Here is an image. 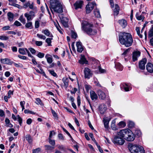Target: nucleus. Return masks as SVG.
<instances>
[{
    "mask_svg": "<svg viewBox=\"0 0 153 153\" xmlns=\"http://www.w3.org/2000/svg\"><path fill=\"white\" fill-rule=\"evenodd\" d=\"M119 40L120 43L126 47L131 46L133 42L131 35L129 33L125 32L121 33L119 34Z\"/></svg>",
    "mask_w": 153,
    "mask_h": 153,
    "instance_id": "nucleus-1",
    "label": "nucleus"
},
{
    "mask_svg": "<svg viewBox=\"0 0 153 153\" xmlns=\"http://www.w3.org/2000/svg\"><path fill=\"white\" fill-rule=\"evenodd\" d=\"M93 25L87 22L83 21L81 22L82 30L89 35H94L97 33V30H93Z\"/></svg>",
    "mask_w": 153,
    "mask_h": 153,
    "instance_id": "nucleus-2",
    "label": "nucleus"
},
{
    "mask_svg": "<svg viewBox=\"0 0 153 153\" xmlns=\"http://www.w3.org/2000/svg\"><path fill=\"white\" fill-rule=\"evenodd\" d=\"M50 8L53 13L52 9L56 13H61L63 12V8L61 3L58 0H51Z\"/></svg>",
    "mask_w": 153,
    "mask_h": 153,
    "instance_id": "nucleus-3",
    "label": "nucleus"
},
{
    "mask_svg": "<svg viewBox=\"0 0 153 153\" xmlns=\"http://www.w3.org/2000/svg\"><path fill=\"white\" fill-rule=\"evenodd\" d=\"M128 149L131 153H144L145 151L143 147L136 144H129Z\"/></svg>",
    "mask_w": 153,
    "mask_h": 153,
    "instance_id": "nucleus-4",
    "label": "nucleus"
},
{
    "mask_svg": "<svg viewBox=\"0 0 153 153\" xmlns=\"http://www.w3.org/2000/svg\"><path fill=\"white\" fill-rule=\"evenodd\" d=\"M135 135L130 130L128 129L126 136H125V139L128 141H132L135 139Z\"/></svg>",
    "mask_w": 153,
    "mask_h": 153,
    "instance_id": "nucleus-5",
    "label": "nucleus"
},
{
    "mask_svg": "<svg viewBox=\"0 0 153 153\" xmlns=\"http://www.w3.org/2000/svg\"><path fill=\"white\" fill-rule=\"evenodd\" d=\"M92 64H94V66H95L96 68L98 69L100 72L102 73H105L106 72L105 70L102 69L100 67V64L99 61L98 60L94 58H92Z\"/></svg>",
    "mask_w": 153,
    "mask_h": 153,
    "instance_id": "nucleus-6",
    "label": "nucleus"
},
{
    "mask_svg": "<svg viewBox=\"0 0 153 153\" xmlns=\"http://www.w3.org/2000/svg\"><path fill=\"white\" fill-rule=\"evenodd\" d=\"M114 144H117L118 145H123L125 141L123 138L120 137L118 136H115L113 140H112Z\"/></svg>",
    "mask_w": 153,
    "mask_h": 153,
    "instance_id": "nucleus-7",
    "label": "nucleus"
},
{
    "mask_svg": "<svg viewBox=\"0 0 153 153\" xmlns=\"http://www.w3.org/2000/svg\"><path fill=\"white\" fill-rule=\"evenodd\" d=\"M84 77L85 78L89 79L92 76L93 73L91 70L88 68H85L84 70Z\"/></svg>",
    "mask_w": 153,
    "mask_h": 153,
    "instance_id": "nucleus-8",
    "label": "nucleus"
},
{
    "mask_svg": "<svg viewBox=\"0 0 153 153\" xmlns=\"http://www.w3.org/2000/svg\"><path fill=\"white\" fill-rule=\"evenodd\" d=\"M96 5V3L94 2H89L86 7V13H89L94 8V6Z\"/></svg>",
    "mask_w": 153,
    "mask_h": 153,
    "instance_id": "nucleus-9",
    "label": "nucleus"
},
{
    "mask_svg": "<svg viewBox=\"0 0 153 153\" xmlns=\"http://www.w3.org/2000/svg\"><path fill=\"white\" fill-rule=\"evenodd\" d=\"M120 86L121 88L124 89L125 91H128L131 89L129 84L126 82L121 83Z\"/></svg>",
    "mask_w": 153,
    "mask_h": 153,
    "instance_id": "nucleus-10",
    "label": "nucleus"
},
{
    "mask_svg": "<svg viewBox=\"0 0 153 153\" xmlns=\"http://www.w3.org/2000/svg\"><path fill=\"white\" fill-rule=\"evenodd\" d=\"M24 16L27 18V21L31 20L35 17V15L34 13L32 11H30L29 13H25Z\"/></svg>",
    "mask_w": 153,
    "mask_h": 153,
    "instance_id": "nucleus-11",
    "label": "nucleus"
},
{
    "mask_svg": "<svg viewBox=\"0 0 153 153\" xmlns=\"http://www.w3.org/2000/svg\"><path fill=\"white\" fill-rule=\"evenodd\" d=\"M128 129H122L120 130L119 132H118L117 133L118 136L123 138V137H124L125 138V136H126Z\"/></svg>",
    "mask_w": 153,
    "mask_h": 153,
    "instance_id": "nucleus-12",
    "label": "nucleus"
},
{
    "mask_svg": "<svg viewBox=\"0 0 153 153\" xmlns=\"http://www.w3.org/2000/svg\"><path fill=\"white\" fill-rule=\"evenodd\" d=\"M147 62V59L146 58L143 59L140 61L139 63V68L141 70L145 69V65Z\"/></svg>",
    "mask_w": 153,
    "mask_h": 153,
    "instance_id": "nucleus-13",
    "label": "nucleus"
},
{
    "mask_svg": "<svg viewBox=\"0 0 153 153\" xmlns=\"http://www.w3.org/2000/svg\"><path fill=\"white\" fill-rule=\"evenodd\" d=\"M140 55V52L138 51H134L132 53V59L133 62H135L137 60V58L139 57Z\"/></svg>",
    "mask_w": 153,
    "mask_h": 153,
    "instance_id": "nucleus-14",
    "label": "nucleus"
},
{
    "mask_svg": "<svg viewBox=\"0 0 153 153\" xmlns=\"http://www.w3.org/2000/svg\"><path fill=\"white\" fill-rule=\"evenodd\" d=\"M99 111L100 113L102 114H104V113L105 112L106 109L107 107L104 104H101L99 106Z\"/></svg>",
    "mask_w": 153,
    "mask_h": 153,
    "instance_id": "nucleus-15",
    "label": "nucleus"
},
{
    "mask_svg": "<svg viewBox=\"0 0 153 153\" xmlns=\"http://www.w3.org/2000/svg\"><path fill=\"white\" fill-rule=\"evenodd\" d=\"M76 46L77 51L79 53H81L83 50V48L82 46V43L80 42H77Z\"/></svg>",
    "mask_w": 153,
    "mask_h": 153,
    "instance_id": "nucleus-16",
    "label": "nucleus"
},
{
    "mask_svg": "<svg viewBox=\"0 0 153 153\" xmlns=\"http://www.w3.org/2000/svg\"><path fill=\"white\" fill-rule=\"evenodd\" d=\"M146 69L148 72L152 73L153 72V65L150 62L147 63Z\"/></svg>",
    "mask_w": 153,
    "mask_h": 153,
    "instance_id": "nucleus-17",
    "label": "nucleus"
},
{
    "mask_svg": "<svg viewBox=\"0 0 153 153\" xmlns=\"http://www.w3.org/2000/svg\"><path fill=\"white\" fill-rule=\"evenodd\" d=\"M97 94L99 98L102 100H104L106 97L105 93L100 90H98L97 91Z\"/></svg>",
    "mask_w": 153,
    "mask_h": 153,
    "instance_id": "nucleus-18",
    "label": "nucleus"
},
{
    "mask_svg": "<svg viewBox=\"0 0 153 153\" xmlns=\"http://www.w3.org/2000/svg\"><path fill=\"white\" fill-rule=\"evenodd\" d=\"M83 1H77L74 4V6L75 8L77 9L78 8H81L82 5Z\"/></svg>",
    "mask_w": 153,
    "mask_h": 153,
    "instance_id": "nucleus-19",
    "label": "nucleus"
},
{
    "mask_svg": "<svg viewBox=\"0 0 153 153\" xmlns=\"http://www.w3.org/2000/svg\"><path fill=\"white\" fill-rule=\"evenodd\" d=\"M118 22L123 28H125L127 25L126 21L124 19L119 20L118 21Z\"/></svg>",
    "mask_w": 153,
    "mask_h": 153,
    "instance_id": "nucleus-20",
    "label": "nucleus"
},
{
    "mask_svg": "<svg viewBox=\"0 0 153 153\" xmlns=\"http://www.w3.org/2000/svg\"><path fill=\"white\" fill-rule=\"evenodd\" d=\"M90 94L91 98L92 100H97V96L94 91H91L90 92Z\"/></svg>",
    "mask_w": 153,
    "mask_h": 153,
    "instance_id": "nucleus-21",
    "label": "nucleus"
},
{
    "mask_svg": "<svg viewBox=\"0 0 153 153\" xmlns=\"http://www.w3.org/2000/svg\"><path fill=\"white\" fill-rule=\"evenodd\" d=\"M79 63L82 64H87L88 61L84 56H82L80 59L79 61Z\"/></svg>",
    "mask_w": 153,
    "mask_h": 153,
    "instance_id": "nucleus-22",
    "label": "nucleus"
},
{
    "mask_svg": "<svg viewBox=\"0 0 153 153\" xmlns=\"http://www.w3.org/2000/svg\"><path fill=\"white\" fill-rule=\"evenodd\" d=\"M1 61L3 64L10 65L12 63V62L10 61V60L8 58L1 59Z\"/></svg>",
    "mask_w": 153,
    "mask_h": 153,
    "instance_id": "nucleus-23",
    "label": "nucleus"
},
{
    "mask_svg": "<svg viewBox=\"0 0 153 153\" xmlns=\"http://www.w3.org/2000/svg\"><path fill=\"white\" fill-rule=\"evenodd\" d=\"M115 67L117 69L120 71H122L123 69V66L119 62L115 63Z\"/></svg>",
    "mask_w": 153,
    "mask_h": 153,
    "instance_id": "nucleus-24",
    "label": "nucleus"
},
{
    "mask_svg": "<svg viewBox=\"0 0 153 153\" xmlns=\"http://www.w3.org/2000/svg\"><path fill=\"white\" fill-rule=\"evenodd\" d=\"M119 6L117 4L115 5V8L114 10V16H117L119 13Z\"/></svg>",
    "mask_w": 153,
    "mask_h": 153,
    "instance_id": "nucleus-25",
    "label": "nucleus"
},
{
    "mask_svg": "<svg viewBox=\"0 0 153 153\" xmlns=\"http://www.w3.org/2000/svg\"><path fill=\"white\" fill-rule=\"evenodd\" d=\"M7 16L8 20L10 22L12 21L14 17L13 14L11 12H9L7 13Z\"/></svg>",
    "mask_w": 153,
    "mask_h": 153,
    "instance_id": "nucleus-26",
    "label": "nucleus"
},
{
    "mask_svg": "<svg viewBox=\"0 0 153 153\" xmlns=\"http://www.w3.org/2000/svg\"><path fill=\"white\" fill-rule=\"evenodd\" d=\"M68 19L66 18H63L62 19H61L62 23L66 27L68 26Z\"/></svg>",
    "mask_w": 153,
    "mask_h": 153,
    "instance_id": "nucleus-27",
    "label": "nucleus"
},
{
    "mask_svg": "<svg viewBox=\"0 0 153 153\" xmlns=\"http://www.w3.org/2000/svg\"><path fill=\"white\" fill-rule=\"evenodd\" d=\"M42 33H44L45 35H46L47 36H50V37H52L53 36L52 34L50 36V32L48 29L42 30Z\"/></svg>",
    "mask_w": 153,
    "mask_h": 153,
    "instance_id": "nucleus-28",
    "label": "nucleus"
},
{
    "mask_svg": "<svg viewBox=\"0 0 153 153\" xmlns=\"http://www.w3.org/2000/svg\"><path fill=\"white\" fill-rule=\"evenodd\" d=\"M26 140L29 143H31L33 142V139L30 134H27L25 136Z\"/></svg>",
    "mask_w": 153,
    "mask_h": 153,
    "instance_id": "nucleus-29",
    "label": "nucleus"
},
{
    "mask_svg": "<svg viewBox=\"0 0 153 153\" xmlns=\"http://www.w3.org/2000/svg\"><path fill=\"white\" fill-rule=\"evenodd\" d=\"M136 17L137 19L138 20H141L142 21L145 18V17L143 16L142 14L140 15H139L138 13H137L136 14Z\"/></svg>",
    "mask_w": 153,
    "mask_h": 153,
    "instance_id": "nucleus-30",
    "label": "nucleus"
},
{
    "mask_svg": "<svg viewBox=\"0 0 153 153\" xmlns=\"http://www.w3.org/2000/svg\"><path fill=\"white\" fill-rule=\"evenodd\" d=\"M49 56H50L49 54H47L46 55L45 57L47 59V62L49 64H51L53 60L52 58L49 57Z\"/></svg>",
    "mask_w": 153,
    "mask_h": 153,
    "instance_id": "nucleus-31",
    "label": "nucleus"
},
{
    "mask_svg": "<svg viewBox=\"0 0 153 153\" xmlns=\"http://www.w3.org/2000/svg\"><path fill=\"white\" fill-rule=\"evenodd\" d=\"M94 15L97 18L100 17V15L99 10L97 9L94 10Z\"/></svg>",
    "mask_w": 153,
    "mask_h": 153,
    "instance_id": "nucleus-32",
    "label": "nucleus"
},
{
    "mask_svg": "<svg viewBox=\"0 0 153 153\" xmlns=\"http://www.w3.org/2000/svg\"><path fill=\"white\" fill-rule=\"evenodd\" d=\"M25 27L27 28H29L32 29L33 28L32 23L31 22H29L26 23L25 25Z\"/></svg>",
    "mask_w": 153,
    "mask_h": 153,
    "instance_id": "nucleus-33",
    "label": "nucleus"
},
{
    "mask_svg": "<svg viewBox=\"0 0 153 153\" xmlns=\"http://www.w3.org/2000/svg\"><path fill=\"white\" fill-rule=\"evenodd\" d=\"M62 81L64 83V85L67 87L68 85V79L66 78H64L62 79Z\"/></svg>",
    "mask_w": 153,
    "mask_h": 153,
    "instance_id": "nucleus-34",
    "label": "nucleus"
},
{
    "mask_svg": "<svg viewBox=\"0 0 153 153\" xmlns=\"http://www.w3.org/2000/svg\"><path fill=\"white\" fill-rule=\"evenodd\" d=\"M26 51L25 48H20L19 49V53L22 55H25L26 54Z\"/></svg>",
    "mask_w": 153,
    "mask_h": 153,
    "instance_id": "nucleus-35",
    "label": "nucleus"
},
{
    "mask_svg": "<svg viewBox=\"0 0 153 153\" xmlns=\"http://www.w3.org/2000/svg\"><path fill=\"white\" fill-rule=\"evenodd\" d=\"M148 36L149 37L153 36V25H152L151 29L149 31Z\"/></svg>",
    "mask_w": 153,
    "mask_h": 153,
    "instance_id": "nucleus-36",
    "label": "nucleus"
},
{
    "mask_svg": "<svg viewBox=\"0 0 153 153\" xmlns=\"http://www.w3.org/2000/svg\"><path fill=\"white\" fill-rule=\"evenodd\" d=\"M118 125L120 127H124L126 126V123L123 121H121L119 123Z\"/></svg>",
    "mask_w": 153,
    "mask_h": 153,
    "instance_id": "nucleus-37",
    "label": "nucleus"
},
{
    "mask_svg": "<svg viewBox=\"0 0 153 153\" xmlns=\"http://www.w3.org/2000/svg\"><path fill=\"white\" fill-rule=\"evenodd\" d=\"M48 71L52 76L54 77H57L58 76L56 73L53 70H49Z\"/></svg>",
    "mask_w": 153,
    "mask_h": 153,
    "instance_id": "nucleus-38",
    "label": "nucleus"
},
{
    "mask_svg": "<svg viewBox=\"0 0 153 153\" xmlns=\"http://www.w3.org/2000/svg\"><path fill=\"white\" fill-rule=\"evenodd\" d=\"M45 147L46 150L49 151L52 150L54 149V147L51 146L49 145H46L45 146Z\"/></svg>",
    "mask_w": 153,
    "mask_h": 153,
    "instance_id": "nucleus-39",
    "label": "nucleus"
},
{
    "mask_svg": "<svg viewBox=\"0 0 153 153\" xmlns=\"http://www.w3.org/2000/svg\"><path fill=\"white\" fill-rule=\"evenodd\" d=\"M103 122L105 128H108V127L109 121L106 120L104 119Z\"/></svg>",
    "mask_w": 153,
    "mask_h": 153,
    "instance_id": "nucleus-40",
    "label": "nucleus"
},
{
    "mask_svg": "<svg viewBox=\"0 0 153 153\" xmlns=\"http://www.w3.org/2000/svg\"><path fill=\"white\" fill-rule=\"evenodd\" d=\"M19 20L23 24H25V19L23 18L22 15L20 16Z\"/></svg>",
    "mask_w": 153,
    "mask_h": 153,
    "instance_id": "nucleus-41",
    "label": "nucleus"
},
{
    "mask_svg": "<svg viewBox=\"0 0 153 153\" xmlns=\"http://www.w3.org/2000/svg\"><path fill=\"white\" fill-rule=\"evenodd\" d=\"M35 102L37 105H42V103L39 98H37L36 99V101Z\"/></svg>",
    "mask_w": 153,
    "mask_h": 153,
    "instance_id": "nucleus-42",
    "label": "nucleus"
},
{
    "mask_svg": "<svg viewBox=\"0 0 153 153\" xmlns=\"http://www.w3.org/2000/svg\"><path fill=\"white\" fill-rule=\"evenodd\" d=\"M34 69L38 73L41 74H45V73L42 69H40V70H39L38 69L36 68H34Z\"/></svg>",
    "mask_w": 153,
    "mask_h": 153,
    "instance_id": "nucleus-43",
    "label": "nucleus"
},
{
    "mask_svg": "<svg viewBox=\"0 0 153 153\" xmlns=\"http://www.w3.org/2000/svg\"><path fill=\"white\" fill-rule=\"evenodd\" d=\"M89 135L90 137L91 138L92 140L96 144L97 143L96 141L95 138L93 137V134L92 133H90L89 134Z\"/></svg>",
    "mask_w": 153,
    "mask_h": 153,
    "instance_id": "nucleus-44",
    "label": "nucleus"
},
{
    "mask_svg": "<svg viewBox=\"0 0 153 153\" xmlns=\"http://www.w3.org/2000/svg\"><path fill=\"white\" fill-rule=\"evenodd\" d=\"M8 37L5 36H0V39L1 40H8Z\"/></svg>",
    "mask_w": 153,
    "mask_h": 153,
    "instance_id": "nucleus-45",
    "label": "nucleus"
},
{
    "mask_svg": "<svg viewBox=\"0 0 153 153\" xmlns=\"http://www.w3.org/2000/svg\"><path fill=\"white\" fill-rule=\"evenodd\" d=\"M52 39V38H48L46 39V40H45V42L46 43H47L48 46L51 45V40Z\"/></svg>",
    "mask_w": 153,
    "mask_h": 153,
    "instance_id": "nucleus-46",
    "label": "nucleus"
},
{
    "mask_svg": "<svg viewBox=\"0 0 153 153\" xmlns=\"http://www.w3.org/2000/svg\"><path fill=\"white\" fill-rule=\"evenodd\" d=\"M135 134L138 137H140L141 134V132L140 130H136L135 131Z\"/></svg>",
    "mask_w": 153,
    "mask_h": 153,
    "instance_id": "nucleus-47",
    "label": "nucleus"
},
{
    "mask_svg": "<svg viewBox=\"0 0 153 153\" xmlns=\"http://www.w3.org/2000/svg\"><path fill=\"white\" fill-rule=\"evenodd\" d=\"M49 142L52 146H54L55 144V141L51 138H49Z\"/></svg>",
    "mask_w": 153,
    "mask_h": 153,
    "instance_id": "nucleus-48",
    "label": "nucleus"
},
{
    "mask_svg": "<svg viewBox=\"0 0 153 153\" xmlns=\"http://www.w3.org/2000/svg\"><path fill=\"white\" fill-rule=\"evenodd\" d=\"M136 30L138 36L140 38H142V35L140 34L139 28L138 27H136Z\"/></svg>",
    "mask_w": 153,
    "mask_h": 153,
    "instance_id": "nucleus-49",
    "label": "nucleus"
},
{
    "mask_svg": "<svg viewBox=\"0 0 153 153\" xmlns=\"http://www.w3.org/2000/svg\"><path fill=\"white\" fill-rule=\"evenodd\" d=\"M37 36L39 38L44 40H45L46 39L45 36L42 34H40L38 33L37 34Z\"/></svg>",
    "mask_w": 153,
    "mask_h": 153,
    "instance_id": "nucleus-50",
    "label": "nucleus"
},
{
    "mask_svg": "<svg viewBox=\"0 0 153 153\" xmlns=\"http://www.w3.org/2000/svg\"><path fill=\"white\" fill-rule=\"evenodd\" d=\"M71 36L72 38L74 39H76L77 37V35L76 33L72 31Z\"/></svg>",
    "mask_w": 153,
    "mask_h": 153,
    "instance_id": "nucleus-51",
    "label": "nucleus"
},
{
    "mask_svg": "<svg viewBox=\"0 0 153 153\" xmlns=\"http://www.w3.org/2000/svg\"><path fill=\"white\" fill-rule=\"evenodd\" d=\"M44 56V53L40 52H39L37 55V56L40 58H43Z\"/></svg>",
    "mask_w": 153,
    "mask_h": 153,
    "instance_id": "nucleus-52",
    "label": "nucleus"
},
{
    "mask_svg": "<svg viewBox=\"0 0 153 153\" xmlns=\"http://www.w3.org/2000/svg\"><path fill=\"white\" fill-rule=\"evenodd\" d=\"M51 111L53 116L56 119H57L58 117L57 116V114L56 113V112L52 109H51Z\"/></svg>",
    "mask_w": 153,
    "mask_h": 153,
    "instance_id": "nucleus-53",
    "label": "nucleus"
},
{
    "mask_svg": "<svg viewBox=\"0 0 153 153\" xmlns=\"http://www.w3.org/2000/svg\"><path fill=\"white\" fill-rule=\"evenodd\" d=\"M24 112L25 114L30 113L34 114H35V113L34 112H33L27 109L25 110Z\"/></svg>",
    "mask_w": 153,
    "mask_h": 153,
    "instance_id": "nucleus-54",
    "label": "nucleus"
},
{
    "mask_svg": "<svg viewBox=\"0 0 153 153\" xmlns=\"http://www.w3.org/2000/svg\"><path fill=\"white\" fill-rule=\"evenodd\" d=\"M41 150L39 148H38L33 150V153H38Z\"/></svg>",
    "mask_w": 153,
    "mask_h": 153,
    "instance_id": "nucleus-55",
    "label": "nucleus"
},
{
    "mask_svg": "<svg viewBox=\"0 0 153 153\" xmlns=\"http://www.w3.org/2000/svg\"><path fill=\"white\" fill-rule=\"evenodd\" d=\"M131 48H129L128 49H126L125 51L123 52V53L122 54V55H125L127 54L128 52H129L131 50Z\"/></svg>",
    "mask_w": 153,
    "mask_h": 153,
    "instance_id": "nucleus-56",
    "label": "nucleus"
},
{
    "mask_svg": "<svg viewBox=\"0 0 153 153\" xmlns=\"http://www.w3.org/2000/svg\"><path fill=\"white\" fill-rule=\"evenodd\" d=\"M81 99L80 96H78L77 98V105L79 106L80 105L81 103Z\"/></svg>",
    "mask_w": 153,
    "mask_h": 153,
    "instance_id": "nucleus-57",
    "label": "nucleus"
},
{
    "mask_svg": "<svg viewBox=\"0 0 153 153\" xmlns=\"http://www.w3.org/2000/svg\"><path fill=\"white\" fill-rule=\"evenodd\" d=\"M39 26V22L38 21H36L35 23V27L36 28H38Z\"/></svg>",
    "mask_w": 153,
    "mask_h": 153,
    "instance_id": "nucleus-58",
    "label": "nucleus"
},
{
    "mask_svg": "<svg viewBox=\"0 0 153 153\" xmlns=\"http://www.w3.org/2000/svg\"><path fill=\"white\" fill-rule=\"evenodd\" d=\"M17 117H18L19 123L20 125L21 126L22 122V119L19 115H18Z\"/></svg>",
    "mask_w": 153,
    "mask_h": 153,
    "instance_id": "nucleus-59",
    "label": "nucleus"
},
{
    "mask_svg": "<svg viewBox=\"0 0 153 153\" xmlns=\"http://www.w3.org/2000/svg\"><path fill=\"white\" fill-rule=\"evenodd\" d=\"M96 145H97V147L98 149H99V150L100 152H101V153H103V151L102 149L101 148V147H100V145H99L98 144V143H96Z\"/></svg>",
    "mask_w": 153,
    "mask_h": 153,
    "instance_id": "nucleus-60",
    "label": "nucleus"
},
{
    "mask_svg": "<svg viewBox=\"0 0 153 153\" xmlns=\"http://www.w3.org/2000/svg\"><path fill=\"white\" fill-rule=\"evenodd\" d=\"M14 25L17 26H21L22 25L21 23L17 21H16L14 22Z\"/></svg>",
    "mask_w": 153,
    "mask_h": 153,
    "instance_id": "nucleus-61",
    "label": "nucleus"
},
{
    "mask_svg": "<svg viewBox=\"0 0 153 153\" xmlns=\"http://www.w3.org/2000/svg\"><path fill=\"white\" fill-rule=\"evenodd\" d=\"M111 128L113 130H116L117 129V128L116 127L115 124L114 123H112L111 126Z\"/></svg>",
    "mask_w": 153,
    "mask_h": 153,
    "instance_id": "nucleus-62",
    "label": "nucleus"
},
{
    "mask_svg": "<svg viewBox=\"0 0 153 153\" xmlns=\"http://www.w3.org/2000/svg\"><path fill=\"white\" fill-rule=\"evenodd\" d=\"M128 125L131 128L134 126V124L133 122L130 121L128 123Z\"/></svg>",
    "mask_w": 153,
    "mask_h": 153,
    "instance_id": "nucleus-63",
    "label": "nucleus"
},
{
    "mask_svg": "<svg viewBox=\"0 0 153 153\" xmlns=\"http://www.w3.org/2000/svg\"><path fill=\"white\" fill-rule=\"evenodd\" d=\"M36 44L38 46H40L42 45V41H36Z\"/></svg>",
    "mask_w": 153,
    "mask_h": 153,
    "instance_id": "nucleus-64",
    "label": "nucleus"
}]
</instances>
